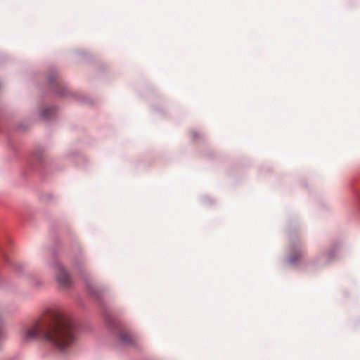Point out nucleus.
<instances>
[{
    "mask_svg": "<svg viewBox=\"0 0 360 360\" xmlns=\"http://www.w3.org/2000/svg\"><path fill=\"white\" fill-rule=\"evenodd\" d=\"M21 334L25 340L40 339L63 352L75 341V325L62 311L49 309L40 319L24 326Z\"/></svg>",
    "mask_w": 360,
    "mask_h": 360,
    "instance_id": "obj_1",
    "label": "nucleus"
},
{
    "mask_svg": "<svg viewBox=\"0 0 360 360\" xmlns=\"http://www.w3.org/2000/svg\"><path fill=\"white\" fill-rule=\"evenodd\" d=\"M56 278L60 285L65 288H68L71 284V278L68 273L64 269L63 266L60 264H56Z\"/></svg>",
    "mask_w": 360,
    "mask_h": 360,
    "instance_id": "obj_2",
    "label": "nucleus"
},
{
    "mask_svg": "<svg viewBox=\"0 0 360 360\" xmlns=\"http://www.w3.org/2000/svg\"><path fill=\"white\" fill-rule=\"evenodd\" d=\"M120 338L126 345H134L136 342L135 337L126 331L120 332Z\"/></svg>",
    "mask_w": 360,
    "mask_h": 360,
    "instance_id": "obj_3",
    "label": "nucleus"
},
{
    "mask_svg": "<svg viewBox=\"0 0 360 360\" xmlns=\"http://www.w3.org/2000/svg\"><path fill=\"white\" fill-rule=\"evenodd\" d=\"M304 255V252L303 250H299L297 253L295 255H292L289 257V262L291 264L295 263L297 260L301 259Z\"/></svg>",
    "mask_w": 360,
    "mask_h": 360,
    "instance_id": "obj_4",
    "label": "nucleus"
},
{
    "mask_svg": "<svg viewBox=\"0 0 360 360\" xmlns=\"http://www.w3.org/2000/svg\"><path fill=\"white\" fill-rule=\"evenodd\" d=\"M88 289L89 291V293H91L92 295L95 296L97 298H99L101 296V292L98 290H96L94 287L91 286V285H88Z\"/></svg>",
    "mask_w": 360,
    "mask_h": 360,
    "instance_id": "obj_5",
    "label": "nucleus"
},
{
    "mask_svg": "<svg viewBox=\"0 0 360 360\" xmlns=\"http://www.w3.org/2000/svg\"><path fill=\"white\" fill-rule=\"evenodd\" d=\"M47 110H46L44 112V115H45V116H46V115H47V112H46Z\"/></svg>",
    "mask_w": 360,
    "mask_h": 360,
    "instance_id": "obj_6",
    "label": "nucleus"
}]
</instances>
